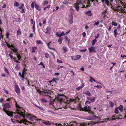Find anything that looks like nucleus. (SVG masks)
<instances>
[{"label": "nucleus", "instance_id": "f257e3e1", "mask_svg": "<svg viewBox=\"0 0 126 126\" xmlns=\"http://www.w3.org/2000/svg\"><path fill=\"white\" fill-rule=\"evenodd\" d=\"M16 107L17 111L16 113L18 114H19L20 116L22 117H24L26 116L27 117V118L29 119L32 122L34 121V120L36 121H38V120H35L33 118V117L36 118V117L34 116L33 115H31L29 114H25V112H24L21 111L22 108L20 107L18 105L16 104Z\"/></svg>", "mask_w": 126, "mask_h": 126}, {"label": "nucleus", "instance_id": "f03ea898", "mask_svg": "<svg viewBox=\"0 0 126 126\" xmlns=\"http://www.w3.org/2000/svg\"><path fill=\"white\" fill-rule=\"evenodd\" d=\"M67 98L65 96H64L63 94H58L57 97L55 99V100H56L59 101V104H62L63 103L65 104L63 105V107L65 108V109L67 108L69 106V104L67 103L68 101Z\"/></svg>", "mask_w": 126, "mask_h": 126}, {"label": "nucleus", "instance_id": "7ed1b4c3", "mask_svg": "<svg viewBox=\"0 0 126 126\" xmlns=\"http://www.w3.org/2000/svg\"><path fill=\"white\" fill-rule=\"evenodd\" d=\"M7 45L8 47L12 50L13 52H14L16 54V56L17 57V59L16 60V58H14V59L16 63H19L20 62H19V61L21 58V56L18 53V50L17 48L15 47L12 45H10L9 44L7 43Z\"/></svg>", "mask_w": 126, "mask_h": 126}, {"label": "nucleus", "instance_id": "20e7f679", "mask_svg": "<svg viewBox=\"0 0 126 126\" xmlns=\"http://www.w3.org/2000/svg\"><path fill=\"white\" fill-rule=\"evenodd\" d=\"M10 105L9 103H6L4 105L2 110L7 115L11 117H12V116L13 112L7 110L6 109V108H10Z\"/></svg>", "mask_w": 126, "mask_h": 126}, {"label": "nucleus", "instance_id": "39448f33", "mask_svg": "<svg viewBox=\"0 0 126 126\" xmlns=\"http://www.w3.org/2000/svg\"><path fill=\"white\" fill-rule=\"evenodd\" d=\"M26 70L23 69L22 71V74L20 72L19 73V74L20 77V78L21 79L25 81V80H26V81H25V82L28 86L30 85L29 84V80L26 78H25V75L26 74Z\"/></svg>", "mask_w": 126, "mask_h": 126}, {"label": "nucleus", "instance_id": "423d86ee", "mask_svg": "<svg viewBox=\"0 0 126 126\" xmlns=\"http://www.w3.org/2000/svg\"><path fill=\"white\" fill-rule=\"evenodd\" d=\"M87 124L85 122L81 123L79 124L75 122H72L69 123L65 126H87Z\"/></svg>", "mask_w": 126, "mask_h": 126}, {"label": "nucleus", "instance_id": "0eeeda50", "mask_svg": "<svg viewBox=\"0 0 126 126\" xmlns=\"http://www.w3.org/2000/svg\"><path fill=\"white\" fill-rule=\"evenodd\" d=\"M118 5L119 6H117L116 8V10L119 12H125L126 13V8H125L124 9H122V7L121 6V5L123 6L124 7H126L125 6V4L123 3V4L122 5L121 4L119 3V4H118L117 3Z\"/></svg>", "mask_w": 126, "mask_h": 126}, {"label": "nucleus", "instance_id": "6e6552de", "mask_svg": "<svg viewBox=\"0 0 126 126\" xmlns=\"http://www.w3.org/2000/svg\"><path fill=\"white\" fill-rule=\"evenodd\" d=\"M87 3L88 4L89 2L87 0H78L76 4L78 5L83 4Z\"/></svg>", "mask_w": 126, "mask_h": 126}, {"label": "nucleus", "instance_id": "1a4fd4ad", "mask_svg": "<svg viewBox=\"0 0 126 126\" xmlns=\"http://www.w3.org/2000/svg\"><path fill=\"white\" fill-rule=\"evenodd\" d=\"M16 121L18 122L20 124L23 123L24 124H25L26 125H28L27 122L28 124H32V123L28 121L26 119H22L20 121H19L18 120H16Z\"/></svg>", "mask_w": 126, "mask_h": 126}, {"label": "nucleus", "instance_id": "9d476101", "mask_svg": "<svg viewBox=\"0 0 126 126\" xmlns=\"http://www.w3.org/2000/svg\"><path fill=\"white\" fill-rule=\"evenodd\" d=\"M91 108L89 106H86L84 107L83 108H82V110L83 111H86L89 112H91Z\"/></svg>", "mask_w": 126, "mask_h": 126}, {"label": "nucleus", "instance_id": "9b49d317", "mask_svg": "<svg viewBox=\"0 0 126 126\" xmlns=\"http://www.w3.org/2000/svg\"><path fill=\"white\" fill-rule=\"evenodd\" d=\"M15 90L16 93L18 94L20 92V89L18 85L16 84L14 86Z\"/></svg>", "mask_w": 126, "mask_h": 126}, {"label": "nucleus", "instance_id": "f8f14e48", "mask_svg": "<svg viewBox=\"0 0 126 126\" xmlns=\"http://www.w3.org/2000/svg\"><path fill=\"white\" fill-rule=\"evenodd\" d=\"M95 47L94 46L92 47L89 48L90 53L95 52L96 51L95 49Z\"/></svg>", "mask_w": 126, "mask_h": 126}, {"label": "nucleus", "instance_id": "ddd939ff", "mask_svg": "<svg viewBox=\"0 0 126 126\" xmlns=\"http://www.w3.org/2000/svg\"><path fill=\"white\" fill-rule=\"evenodd\" d=\"M102 2L103 4H106L108 6H110V3L108 0H102Z\"/></svg>", "mask_w": 126, "mask_h": 126}, {"label": "nucleus", "instance_id": "4468645a", "mask_svg": "<svg viewBox=\"0 0 126 126\" xmlns=\"http://www.w3.org/2000/svg\"><path fill=\"white\" fill-rule=\"evenodd\" d=\"M115 119H119L118 117H115V116H113L112 118H108L107 119H106L105 120V121L106 122H107L108 120H112L114 119L115 120Z\"/></svg>", "mask_w": 126, "mask_h": 126}, {"label": "nucleus", "instance_id": "2eb2a0df", "mask_svg": "<svg viewBox=\"0 0 126 126\" xmlns=\"http://www.w3.org/2000/svg\"><path fill=\"white\" fill-rule=\"evenodd\" d=\"M34 7L38 11H41V8L39 5L35 4L34 2Z\"/></svg>", "mask_w": 126, "mask_h": 126}, {"label": "nucleus", "instance_id": "dca6fc26", "mask_svg": "<svg viewBox=\"0 0 126 126\" xmlns=\"http://www.w3.org/2000/svg\"><path fill=\"white\" fill-rule=\"evenodd\" d=\"M56 34L57 36L60 37L61 36H64L65 35V33L63 32H62V33L60 34H59L58 32H56Z\"/></svg>", "mask_w": 126, "mask_h": 126}, {"label": "nucleus", "instance_id": "f3484780", "mask_svg": "<svg viewBox=\"0 0 126 126\" xmlns=\"http://www.w3.org/2000/svg\"><path fill=\"white\" fill-rule=\"evenodd\" d=\"M69 22L70 24H72L73 22V16L72 15H71L69 17Z\"/></svg>", "mask_w": 126, "mask_h": 126}, {"label": "nucleus", "instance_id": "a211bd4d", "mask_svg": "<svg viewBox=\"0 0 126 126\" xmlns=\"http://www.w3.org/2000/svg\"><path fill=\"white\" fill-rule=\"evenodd\" d=\"M42 93V94L45 96H48V94H49V93L48 92H46L45 91H42L40 92V93L41 94Z\"/></svg>", "mask_w": 126, "mask_h": 126}, {"label": "nucleus", "instance_id": "6ab92c4d", "mask_svg": "<svg viewBox=\"0 0 126 126\" xmlns=\"http://www.w3.org/2000/svg\"><path fill=\"white\" fill-rule=\"evenodd\" d=\"M98 118V116L93 115V116L92 117V118H85V119L88 120H91L92 119L94 120L97 118Z\"/></svg>", "mask_w": 126, "mask_h": 126}, {"label": "nucleus", "instance_id": "aec40b11", "mask_svg": "<svg viewBox=\"0 0 126 126\" xmlns=\"http://www.w3.org/2000/svg\"><path fill=\"white\" fill-rule=\"evenodd\" d=\"M49 3V2L47 0H44L42 3V5L43 6H45L47 4H48Z\"/></svg>", "mask_w": 126, "mask_h": 126}, {"label": "nucleus", "instance_id": "412c9836", "mask_svg": "<svg viewBox=\"0 0 126 126\" xmlns=\"http://www.w3.org/2000/svg\"><path fill=\"white\" fill-rule=\"evenodd\" d=\"M84 84L83 83H82L81 86H79L76 88V89L77 91H79L84 86Z\"/></svg>", "mask_w": 126, "mask_h": 126}, {"label": "nucleus", "instance_id": "4be33fe9", "mask_svg": "<svg viewBox=\"0 0 126 126\" xmlns=\"http://www.w3.org/2000/svg\"><path fill=\"white\" fill-rule=\"evenodd\" d=\"M74 5V6L77 11L78 12L79 11V7L78 5L75 3Z\"/></svg>", "mask_w": 126, "mask_h": 126}, {"label": "nucleus", "instance_id": "5701e85b", "mask_svg": "<svg viewBox=\"0 0 126 126\" xmlns=\"http://www.w3.org/2000/svg\"><path fill=\"white\" fill-rule=\"evenodd\" d=\"M50 4H49V5L47 6L46 7H44L43 8L44 10L45 11H46V10H47L49 9L50 8Z\"/></svg>", "mask_w": 126, "mask_h": 126}, {"label": "nucleus", "instance_id": "b1692460", "mask_svg": "<svg viewBox=\"0 0 126 126\" xmlns=\"http://www.w3.org/2000/svg\"><path fill=\"white\" fill-rule=\"evenodd\" d=\"M85 14L89 16H90L92 15V14L91 11H88L86 12Z\"/></svg>", "mask_w": 126, "mask_h": 126}, {"label": "nucleus", "instance_id": "393cba45", "mask_svg": "<svg viewBox=\"0 0 126 126\" xmlns=\"http://www.w3.org/2000/svg\"><path fill=\"white\" fill-rule=\"evenodd\" d=\"M42 123L47 125H50L51 124V123L48 121L42 122Z\"/></svg>", "mask_w": 126, "mask_h": 126}, {"label": "nucleus", "instance_id": "a878e982", "mask_svg": "<svg viewBox=\"0 0 126 126\" xmlns=\"http://www.w3.org/2000/svg\"><path fill=\"white\" fill-rule=\"evenodd\" d=\"M114 35L116 37L118 35V33L117 32V29H115L114 30Z\"/></svg>", "mask_w": 126, "mask_h": 126}, {"label": "nucleus", "instance_id": "bb28decb", "mask_svg": "<svg viewBox=\"0 0 126 126\" xmlns=\"http://www.w3.org/2000/svg\"><path fill=\"white\" fill-rule=\"evenodd\" d=\"M17 36H18L19 35L21 34V32L20 30V29H19L17 31Z\"/></svg>", "mask_w": 126, "mask_h": 126}, {"label": "nucleus", "instance_id": "cd10ccee", "mask_svg": "<svg viewBox=\"0 0 126 126\" xmlns=\"http://www.w3.org/2000/svg\"><path fill=\"white\" fill-rule=\"evenodd\" d=\"M117 3L119 4V3L121 4L122 5L123 4V2H122L121 0H116Z\"/></svg>", "mask_w": 126, "mask_h": 126}, {"label": "nucleus", "instance_id": "c85d7f7f", "mask_svg": "<svg viewBox=\"0 0 126 126\" xmlns=\"http://www.w3.org/2000/svg\"><path fill=\"white\" fill-rule=\"evenodd\" d=\"M84 94L89 96L91 95V94L90 92L89 91H86L84 93Z\"/></svg>", "mask_w": 126, "mask_h": 126}, {"label": "nucleus", "instance_id": "c756f323", "mask_svg": "<svg viewBox=\"0 0 126 126\" xmlns=\"http://www.w3.org/2000/svg\"><path fill=\"white\" fill-rule=\"evenodd\" d=\"M90 79L89 81H90L91 83L93 81L94 82L96 81V80L91 77H90Z\"/></svg>", "mask_w": 126, "mask_h": 126}, {"label": "nucleus", "instance_id": "7c9ffc66", "mask_svg": "<svg viewBox=\"0 0 126 126\" xmlns=\"http://www.w3.org/2000/svg\"><path fill=\"white\" fill-rule=\"evenodd\" d=\"M19 3L16 1H15L14 3V5L15 6L18 7L19 6Z\"/></svg>", "mask_w": 126, "mask_h": 126}, {"label": "nucleus", "instance_id": "2f4dec72", "mask_svg": "<svg viewBox=\"0 0 126 126\" xmlns=\"http://www.w3.org/2000/svg\"><path fill=\"white\" fill-rule=\"evenodd\" d=\"M63 40V38H59L58 40V42L59 43V44H61L62 43V42Z\"/></svg>", "mask_w": 126, "mask_h": 126}, {"label": "nucleus", "instance_id": "473e14b6", "mask_svg": "<svg viewBox=\"0 0 126 126\" xmlns=\"http://www.w3.org/2000/svg\"><path fill=\"white\" fill-rule=\"evenodd\" d=\"M96 87H97L98 88H102V87L100 85H97L96 86H95L94 87V89H96L95 88Z\"/></svg>", "mask_w": 126, "mask_h": 126}, {"label": "nucleus", "instance_id": "72a5a7b5", "mask_svg": "<svg viewBox=\"0 0 126 126\" xmlns=\"http://www.w3.org/2000/svg\"><path fill=\"white\" fill-rule=\"evenodd\" d=\"M75 57V59H73L74 60H77L79 59L81 57V56L80 55H77Z\"/></svg>", "mask_w": 126, "mask_h": 126}, {"label": "nucleus", "instance_id": "f704fd0d", "mask_svg": "<svg viewBox=\"0 0 126 126\" xmlns=\"http://www.w3.org/2000/svg\"><path fill=\"white\" fill-rule=\"evenodd\" d=\"M119 110L121 111H122L123 109V106L122 105H120L118 108Z\"/></svg>", "mask_w": 126, "mask_h": 126}, {"label": "nucleus", "instance_id": "c9c22d12", "mask_svg": "<svg viewBox=\"0 0 126 126\" xmlns=\"http://www.w3.org/2000/svg\"><path fill=\"white\" fill-rule=\"evenodd\" d=\"M97 40L95 39H94L93 40L92 42V45H94V44L95 42H97Z\"/></svg>", "mask_w": 126, "mask_h": 126}, {"label": "nucleus", "instance_id": "e433bc0d", "mask_svg": "<svg viewBox=\"0 0 126 126\" xmlns=\"http://www.w3.org/2000/svg\"><path fill=\"white\" fill-rule=\"evenodd\" d=\"M4 71L5 72L7 73L8 75L9 74V73L8 70L5 67H4Z\"/></svg>", "mask_w": 126, "mask_h": 126}, {"label": "nucleus", "instance_id": "4c0bfd02", "mask_svg": "<svg viewBox=\"0 0 126 126\" xmlns=\"http://www.w3.org/2000/svg\"><path fill=\"white\" fill-rule=\"evenodd\" d=\"M32 29L33 32H35V22H34V24L32 27Z\"/></svg>", "mask_w": 126, "mask_h": 126}, {"label": "nucleus", "instance_id": "58836bf2", "mask_svg": "<svg viewBox=\"0 0 126 126\" xmlns=\"http://www.w3.org/2000/svg\"><path fill=\"white\" fill-rule=\"evenodd\" d=\"M51 42L50 41L48 43H47V46L48 48L49 49H51V48L50 47V45Z\"/></svg>", "mask_w": 126, "mask_h": 126}, {"label": "nucleus", "instance_id": "ea45409f", "mask_svg": "<svg viewBox=\"0 0 126 126\" xmlns=\"http://www.w3.org/2000/svg\"><path fill=\"white\" fill-rule=\"evenodd\" d=\"M37 47H32V53L34 52H35V50L36 49Z\"/></svg>", "mask_w": 126, "mask_h": 126}, {"label": "nucleus", "instance_id": "a19ab883", "mask_svg": "<svg viewBox=\"0 0 126 126\" xmlns=\"http://www.w3.org/2000/svg\"><path fill=\"white\" fill-rule=\"evenodd\" d=\"M112 24L113 26H117V23L113 21L112 22Z\"/></svg>", "mask_w": 126, "mask_h": 126}, {"label": "nucleus", "instance_id": "79ce46f5", "mask_svg": "<svg viewBox=\"0 0 126 126\" xmlns=\"http://www.w3.org/2000/svg\"><path fill=\"white\" fill-rule=\"evenodd\" d=\"M90 100L92 102H94L95 101V97H92V99H91Z\"/></svg>", "mask_w": 126, "mask_h": 126}, {"label": "nucleus", "instance_id": "37998d69", "mask_svg": "<svg viewBox=\"0 0 126 126\" xmlns=\"http://www.w3.org/2000/svg\"><path fill=\"white\" fill-rule=\"evenodd\" d=\"M15 117L18 120H20L21 119L20 118L18 115H16Z\"/></svg>", "mask_w": 126, "mask_h": 126}, {"label": "nucleus", "instance_id": "c03bdc74", "mask_svg": "<svg viewBox=\"0 0 126 126\" xmlns=\"http://www.w3.org/2000/svg\"><path fill=\"white\" fill-rule=\"evenodd\" d=\"M109 103L110 105L111 106V107H113L114 105V103L112 102L111 101H110L109 102Z\"/></svg>", "mask_w": 126, "mask_h": 126}, {"label": "nucleus", "instance_id": "a18cd8bd", "mask_svg": "<svg viewBox=\"0 0 126 126\" xmlns=\"http://www.w3.org/2000/svg\"><path fill=\"white\" fill-rule=\"evenodd\" d=\"M118 110L117 107L115 109V112L116 113H118Z\"/></svg>", "mask_w": 126, "mask_h": 126}, {"label": "nucleus", "instance_id": "49530a36", "mask_svg": "<svg viewBox=\"0 0 126 126\" xmlns=\"http://www.w3.org/2000/svg\"><path fill=\"white\" fill-rule=\"evenodd\" d=\"M15 68L17 70H18L19 69V65L18 64H17L15 67Z\"/></svg>", "mask_w": 126, "mask_h": 126}, {"label": "nucleus", "instance_id": "de8ad7c7", "mask_svg": "<svg viewBox=\"0 0 126 126\" xmlns=\"http://www.w3.org/2000/svg\"><path fill=\"white\" fill-rule=\"evenodd\" d=\"M10 34V33L9 32H6V36L7 38H8Z\"/></svg>", "mask_w": 126, "mask_h": 126}, {"label": "nucleus", "instance_id": "09e8293b", "mask_svg": "<svg viewBox=\"0 0 126 126\" xmlns=\"http://www.w3.org/2000/svg\"><path fill=\"white\" fill-rule=\"evenodd\" d=\"M41 100L42 101L44 102H47V100L45 98H42Z\"/></svg>", "mask_w": 126, "mask_h": 126}, {"label": "nucleus", "instance_id": "8fccbe9b", "mask_svg": "<svg viewBox=\"0 0 126 126\" xmlns=\"http://www.w3.org/2000/svg\"><path fill=\"white\" fill-rule=\"evenodd\" d=\"M47 32H45V33H47L49 31H50V29L49 28V27L48 26L46 28Z\"/></svg>", "mask_w": 126, "mask_h": 126}, {"label": "nucleus", "instance_id": "3c124183", "mask_svg": "<svg viewBox=\"0 0 126 126\" xmlns=\"http://www.w3.org/2000/svg\"><path fill=\"white\" fill-rule=\"evenodd\" d=\"M36 42L37 44H39L43 43L41 41H40L37 40L36 41Z\"/></svg>", "mask_w": 126, "mask_h": 126}, {"label": "nucleus", "instance_id": "603ef678", "mask_svg": "<svg viewBox=\"0 0 126 126\" xmlns=\"http://www.w3.org/2000/svg\"><path fill=\"white\" fill-rule=\"evenodd\" d=\"M53 100H50V103H49V105H51L52 104H54V103L53 102Z\"/></svg>", "mask_w": 126, "mask_h": 126}, {"label": "nucleus", "instance_id": "864d4df0", "mask_svg": "<svg viewBox=\"0 0 126 126\" xmlns=\"http://www.w3.org/2000/svg\"><path fill=\"white\" fill-rule=\"evenodd\" d=\"M31 6L32 8L33 9L34 8V2H32L31 4Z\"/></svg>", "mask_w": 126, "mask_h": 126}, {"label": "nucleus", "instance_id": "5fc2aeb1", "mask_svg": "<svg viewBox=\"0 0 126 126\" xmlns=\"http://www.w3.org/2000/svg\"><path fill=\"white\" fill-rule=\"evenodd\" d=\"M45 56L46 58H48L49 57V54L47 53H46L45 54Z\"/></svg>", "mask_w": 126, "mask_h": 126}, {"label": "nucleus", "instance_id": "6e6d98bb", "mask_svg": "<svg viewBox=\"0 0 126 126\" xmlns=\"http://www.w3.org/2000/svg\"><path fill=\"white\" fill-rule=\"evenodd\" d=\"M99 23V21H98L96 22H95L94 24V25L97 26L98 25Z\"/></svg>", "mask_w": 126, "mask_h": 126}, {"label": "nucleus", "instance_id": "4d7b16f0", "mask_svg": "<svg viewBox=\"0 0 126 126\" xmlns=\"http://www.w3.org/2000/svg\"><path fill=\"white\" fill-rule=\"evenodd\" d=\"M23 7V8L24 7V6L23 4H22L21 6H19V7L18 8L19 9H22V8Z\"/></svg>", "mask_w": 126, "mask_h": 126}, {"label": "nucleus", "instance_id": "13d9d810", "mask_svg": "<svg viewBox=\"0 0 126 126\" xmlns=\"http://www.w3.org/2000/svg\"><path fill=\"white\" fill-rule=\"evenodd\" d=\"M63 49L64 51V52L65 53L66 51V47H63Z\"/></svg>", "mask_w": 126, "mask_h": 126}, {"label": "nucleus", "instance_id": "bf43d9fd", "mask_svg": "<svg viewBox=\"0 0 126 126\" xmlns=\"http://www.w3.org/2000/svg\"><path fill=\"white\" fill-rule=\"evenodd\" d=\"M55 125L56 126H63L62 125L61 123L59 124H56Z\"/></svg>", "mask_w": 126, "mask_h": 126}, {"label": "nucleus", "instance_id": "052dcab7", "mask_svg": "<svg viewBox=\"0 0 126 126\" xmlns=\"http://www.w3.org/2000/svg\"><path fill=\"white\" fill-rule=\"evenodd\" d=\"M112 27V26H109V28H108V31H110L111 30Z\"/></svg>", "mask_w": 126, "mask_h": 126}, {"label": "nucleus", "instance_id": "680f3d73", "mask_svg": "<svg viewBox=\"0 0 126 126\" xmlns=\"http://www.w3.org/2000/svg\"><path fill=\"white\" fill-rule=\"evenodd\" d=\"M99 34L98 33L97 34L96 36H95V39L96 40V39L98 38L99 37Z\"/></svg>", "mask_w": 126, "mask_h": 126}, {"label": "nucleus", "instance_id": "e2e57ef3", "mask_svg": "<svg viewBox=\"0 0 126 126\" xmlns=\"http://www.w3.org/2000/svg\"><path fill=\"white\" fill-rule=\"evenodd\" d=\"M121 28V26H120V24H119L118 25V27H117V29L118 30H119L120 29V28Z\"/></svg>", "mask_w": 126, "mask_h": 126}, {"label": "nucleus", "instance_id": "0e129e2a", "mask_svg": "<svg viewBox=\"0 0 126 126\" xmlns=\"http://www.w3.org/2000/svg\"><path fill=\"white\" fill-rule=\"evenodd\" d=\"M24 8L23 7L22 8V10L21 11V13H25V12L24 10Z\"/></svg>", "mask_w": 126, "mask_h": 126}, {"label": "nucleus", "instance_id": "69168bd1", "mask_svg": "<svg viewBox=\"0 0 126 126\" xmlns=\"http://www.w3.org/2000/svg\"><path fill=\"white\" fill-rule=\"evenodd\" d=\"M91 102V101H86L85 102V104L87 105V104L88 103H89V104H90V103Z\"/></svg>", "mask_w": 126, "mask_h": 126}, {"label": "nucleus", "instance_id": "338daca9", "mask_svg": "<svg viewBox=\"0 0 126 126\" xmlns=\"http://www.w3.org/2000/svg\"><path fill=\"white\" fill-rule=\"evenodd\" d=\"M3 90L4 91V92L5 93H6L7 94H8V92L7 90H6L5 89H3Z\"/></svg>", "mask_w": 126, "mask_h": 126}, {"label": "nucleus", "instance_id": "774afa93", "mask_svg": "<svg viewBox=\"0 0 126 126\" xmlns=\"http://www.w3.org/2000/svg\"><path fill=\"white\" fill-rule=\"evenodd\" d=\"M33 34L32 33H30V34L29 37L31 38H32L33 37Z\"/></svg>", "mask_w": 126, "mask_h": 126}]
</instances>
